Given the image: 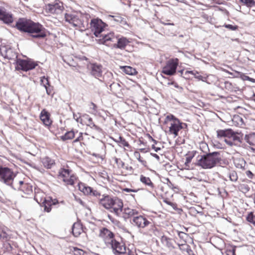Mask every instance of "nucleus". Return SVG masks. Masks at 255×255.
Here are the masks:
<instances>
[{
    "mask_svg": "<svg viewBox=\"0 0 255 255\" xmlns=\"http://www.w3.org/2000/svg\"><path fill=\"white\" fill-rule=\"evenodd\" d=\"M224 87L226 90L229 92H236L239 91L240 88L234 82L230 81H225L224 83Z\"/></svg>",
    "mask_w": 255,
    "mask_h": 255,
    "instance_id": "nucleus-36",
    "label": "nucleus"
},
{
    "mask_svg": "<svg viewBox=\"0 0 255 255\" xmlns=\"http://www.w3.org/2000/svg\"><path fill=\"white\" fill-rule=\"evenodd\" d=\"M40 82L41 84L44 87H46L50 85V83L48 78L45 77V76H43L41 78Z\"/></svg>",
    "mask_w": 255,
    "mask_h": 255,
    "instance_id": "nucleus-53",
    "label": "nucleus"
},
{
    "mask_svg": "<svg viewBox=\"0 0 255 255\" xmlns=\"http://www.w3.org/2000/svg\"><path fill=\"white\" fill-rule=\"evenodd\" d=\"M113 197V196L108 194H103L102 195V197L99 199V204L108 210Z\"/></svg>",
    "mask_w": 255,
    "mask_h": 255,
    "instance_id": "nucleus-25",
    "label": "nucleus"
},
{
    "mask_svg": "<svg viewBox=\"0 0 255 255\" xmlns=\"http://www.w3.org/2000/svg\"><path fill=\"white\" fill-rule=\"evenodd\" d=\"M246 174L250 179H252L254 177V174L250 170L247 171Z\"/></svg>",
    "mask_w": 255,
    "mask_h": 255,
    "instance_id": "nucleus-61",
    "label": "nucleus"
},
{
    "mask_svg": "<svg viewBox=\"0 0 255 255\" xmlns=\"http://www.w3.org/2000/svg\"><path fill=\"white\" fill-rule=\"evenodd\" d=\"M160 241L163 246L171 250L175 248L176 242L174 239L165 235H163L160 238Z\"/></svg>",
    "mask_w": 255,
    "mask_h": 255,
    "instance_id": "nucleus-22",
    "label": "nucleus"
},
{
    "mask_svg": "<svg viewBox=\"0 0 255 255\" xmlns=\"http://www.w3.org/2000/svg\"><path fill=\"white\" fill-rule=\"evenodd\" d=\"M98 236L107 246H109L115 239V235L113 232L105 227H102L100 229Z\"/></svg>",
    "mask_w": 255,
    "mask_h": 255,
    "instance_id": "nucleus-10",
    "label": "nucleus"
},
{
    "mask_svg": "<svg viewBox=\"0 0 255 255\" xmlns=\"http://www.w3.org/2000/svg\"><path fill=\"white\" fill-rule=\"evenodd\" d=\"M197 164L204 169H210L215 167L221 161L219 153L214 152L198 157Z\"/></svg>",
    "mask_w": 255,
    "mask_h": 255,
    "instance_id": "nucleus-4",
    "label": "nucleus"
},
{
    "mask_svg": "<svg viewBox=\"0 0 255 255\" xmlns=\"http://www.w3.org/2000/svg\"><path fill=\"white\" fill-rule=\"evenodd\" d=\"M58 203V202L56 199H52L50 197H48L46 201L40 205L44 207V211L48 213L51 211V206Z\"/></svg>",
    "mask_w": 255,
    "mask_h": 255,
    "instance_id": "nucleus-28",
    "label": "nucleus"
},
{
    "mask_svg": "<svg viewBox=\"0 0 255 255\" xmlns=\"http://www.w3.org/2000/svg\"><path fill=\"white\" fill-rule=\"evenodd\" d=\"M75 136V132L73 130L67 131L65 134L61 136V139L63 140H67L73 139Z\"/></svg>",
    "mask_w": 255,
    "mask_h": 255,
    "instance_id": "nucleus-45",
    "label": "nucleus"
},
{
    "mask_svg": "<svg viewBox=\"0 0 255 255\" xmlns=\"http://www.w3.org/2000/svg\"><path fill=\"white\" fill-rule=\"evenodd\" d=\"M163 125L168 129V134L173 135L174 137L178 136L179 131L184 128V126H187L186 124L181 122L171 114L165 116Z\"/></svg>",
    "mask_w": 255,
    "mask_h": 255,
    "instance_id": "nucleus-3",
    "label": "nucleus"
},
{
    "mask_svg": "<svg viewBox=\"0 0 255 255\" xmlns=\"http://www.w3.org/2000/svg\"><path fill=\"white\" fill-rule=\"evenodd\" d=\"M161 23L162 24L165 25H174L173 23L167 22H165V21H162V20H161Z\"/></svg>",
    "mask_w": 255,
    "mask_h": 255,
    "instance_id": "nucleus-64",
    "label": "nucleus"
},
{
    "mask_svg": "<svg viewBox=\"0 0 255 255\" xmlns=\"http://www.w3.org/2000/svg\"><path fill=\"white\" fill-rule=\"evenodd\" d=\"M45 193L40 190H37L35 192L34 200L40 205L47 199Z\"/></svg>",
    "mask_w": 255,
    "mask_h": 255,
    "instance_id": "nucleus-34",
    "label": "nucleus"
},
{
    "mask_svg": "<svg viewBox=\"0 0 255 255\" xmlns=\"http://www.w3.org/2000/svg\"><path fill=\"white\" fill-rule=\"evenodd\" d=\"M229 178L232 181L235 182L238 179L237 173L235 171H232L230 172Z\"/></svg>",
    "mask_w": 255,
    "mask_h": 255,
    "instance_id": "nucleus-51",
    "label": "nucleus"
},
{
    "mask_svg": "<svg viewBox=\"0 0 255 255\" xmlns=\"http://www.w3.org/2000/svg\"><path fill=\"white\" fill-rule=\"evenodd\" d=\"M163 201L167 205L171 206L174 209H177V204L175 202L170 201L169 199L167 198H164Z\"/></svg>",
    "mask_w": 255,
    "mask_h": 255,
    "instance_id": "nucleus-50",
    "label": "nucleus"
},
{
    "mask_svg": "<svg viewBox=\"0 0 255 255\" xmlns=\"http://www.w3.org/2000/svg\"><path fill=\"white\" fill-rule=\"evenodd\" d=\"M230 135L227 140V144L230 146L237 145L242 142L243 134L239 132H235L232 130Z\"/></svg>",
    "mask_w": 255,
    "mask_h": 255,
    "instance_id": "nucleus-16",
    "label": "nucleus"
},
{
    "mask_svg": "<svg viewBox=\"0 0 255 255\" xmlns=\"http://www.w3.org/2000/svg\"><path fill=\"white\" fill-rule=\"evenodd\" d=\"M120 69H122L126 74L128 75H134L137 74V71L136 69L130 66H120Z\"/></svg>",
    "mask_w": 255,
    "mask_h": 255,
    "instance_id": "nucleus-40",
    "label": "nucleus"
},
{
    "mask_svg": "<svg viewBox=\"0 0 255 255\" xmlns=\"http://www.w3.org/2000/svg\"><path fill=\"white\" fill-rule=\"evenodd\" d=\"M42 162L43 166L47 169L51 168L55 164V161L49 157L43 158Z\"/></svg>",
    "mask_w": 255,
    "mask_h": 255,
    "instance_id": "nucleus-39",
    "label": "nucleus"
},
{
    "mask_svg": "<svg viewBox=\"0 0 255 255\" xmlns=\"http://www.w3.org/2000/svg\"><path fill=\"white\" fill-rule=\"evenodd\" d=\"M223 26H224L225 27L231 30H236L238 29V26L237 25H231V24H225Z\"/></svg>",
    "mask_w": 255,
    "mask_h": 255,
    "instance_id": "nucleus-57",
    "label": "nucleus"
},
{
    "mask_svg": "<svg viewBox=\"0 0 255 255\" xmlns=\"http://www.w3.org/2000/svg\"><path fill=\"white\" fill-rule=\"evenodd\" d=\"M194 156V154L193 152H188L186 154V161L185 164L187 165L191 162L192 159Z\"/></svg>",
    "mask_w": 255,
    "mask_h": 255,
    "instance_id": "nucleus-52",
    "label": "nucleus"
},
{
    "mask_svg": "<svg viewBox=\"0 0 255 255\" xmlns=\"http://www.w3.org/2000/svg\"><path fill=\"white\" fill-rule=\"evenodd\" d=\"M107 18L112 24H115V23H116L121 24L124 26L127 25V22L126 19L119 14H117L114 15H109Z\"/></svg>",
    "mask_w": 255,
    "mask_h": 255,
    "instance_id": "nucleus-24",
    "label": "nucleus"
},
{
    "mask_svg": "<svg viewBox=\"0 0 255 255\" xmlns=\"http://www.w3.org/2000/svg\"><path fill=\"white\" fill-rule=\"evenodd\" d=\"M91 29L97 39L96 41L99 44H103L110 46V42L116 39L114 32L103 33L107 25L99 18L93 19L90 22Z\"/></svg>",
    "mask_w": 255,
    "mask_h": 255,
    "instance_id": "nucleus-1",
    "label": "nucleus"
},
{
    "mask_svg": "<svg viewBox=\"0 0 255 255\" xmlns=\"http://www.w3.org/2000/svg\"><path fill=\"white\" fill-rule=\"evenodd\" d=\"M113 160L114 161V163L116 164L118 168H124L125 163L121 159L114 157L113 158Z\"/></svg>",
    "mask_w": 255,
    "mask_h": 255,
    "instance_id": "nucleus-46",
    "label": "nucleus"
},
{
    "mask_svg": "<svg viewBox=\"0 0 255 255\" xmlns=\"http://www.w3.org/2000/svg\"><path fill=\"white\" fill-rule=\"evenodd\" d=\"M108 218H109V220L112 223H113L114 224L118 225L120 224V222L118 220L115 219L114 218L112 217L111 215H108Z\"/></svg>",
    "mask_w": 255,
    "mask_h": 255,
    "instance_id": "nucleus-60",
    "label": "nucleus"
},
{
    "mask_svg": "<svg viewBox=\"0 0 255 255\" xmlns=\"http://www.w3.org/2000/svg\"><path fill=\"white\" fill-rule=\"evenodd\" d=\"M0 20L5 23H11L13 21L12 15L3 7H0Z\"/></svg>",
    "mask_w": 255,
    "mask_h": 255,
    "instance_id": "nucleus-23",
    "label": "nucleus"
},
{
    "mask_svg": "<svg viewBox=\"0 0 255 255\" xmlns=\"http://www.w3.org/2000/svg\"><path fill=\"white\" fill-rule=\"evenodd\" d=\"M13 50V49H0V53L4 58L12 60L17 57V53Z\"/></svg>",
    "mask_w": 255,
    "mask_h": 255,
    "instance_id": "nucleus-26",
    "label": "nucleus"
},
{
    "mask_svg": "<svg viewBox=\"0 0 255 255\" xmlns=\"http://www.w3.org/2000/svg\"><path fill=\"white\" fill-rule=\"evenodd\" d=\"M45 89H46V93L47 95H49V96H52L53 95V87L52 86H51L50 85L47 86V87H45Z\"/></svg>",
    "mask_w": 255,
    "mask_h": 255,
    "instance_id": "nucleus-55",
    "label": "nucleus"
},
{
    "mask_svg": "<svg viewBox=\"0 0 255 255\" xmlns=\"http://www.w3.org/2000/svg\"><path fill=\"white\" fill-rule=\"evenodd\" d=\"M179 65V59L177 58H170L166 61L163 66L161 72L167 76L174 75Z\"/></svg>",
    "mask_w": 255,
    "mask_h": 255,
    "instance_id": "nucleus-8",
    "label": "nucleus"
},
{
    "mask_svg": "<svg viewBox=\"0 0 255 255\" xmlns=\"http://www.w3.org/2000/svg\"><path fill=\"white\" fill-rule=\"evenodd\" d=\"M113 139L117 142L120 146L127 147L128 148L130 147L128 142L123 136H117L115 138H113Z\"/></svg>",
    "mask_w": 255,
    "mask_h": 255,
    "instance_id": "nucleus-37",
    "label": "nucleus"
},
{
    "mask_svg": "<svg viewBox=\"0 0 255 255\" xmlns=\"http://www.w3.org/2000/svg\"><path fill=\"white\" fill-rule=\"evenodd\" d=\"M90 109L91 110V113L94 114L97 112V106L94 103L91 102L90 104Z\"/></svg>",
    "mask_w": 255,
    "mask_h": 255,
    "instance_id": "nucleus-58",
    "label": "nucleus"
},
{
    "mask_svg": "<svg viewBox=\"0 0 255 255\" xmlns=\"http://www.w3.org/2000/svg\"><path fill=\"white\" fill-rule=\"evenodd\" d=\"M16 27L21 31L30 33L34 38H44L46 35L42 25L26 18H19L16 22Z\"/></svg>",
    "mask_w": 255,
    "mask_h": 255,
    "instance_id": "nucleus-2",
    "label": "nucleus"
},
{
    "mask_svg": "<svg viewBox=\"0 0 255 255\" xmlns=\"http://www.w3.org/2000/svg\"><path fill=\"white\" fill-rule=\"evenodd\" d=\"M236 246L228 244L225 246V254L226 255H236Z\"/></svg>",
    "mask_w": 255,
    "mask_h": 255,
    "instance_id": "nucleus-41",
    "label": "nucleus"
},
{
    "mask_svg": "<svg viewBox=\"0 0 255 255\" xmlns=\"http://www.w3.org/2000/svg\"><path fill=\"white\" fill-rule=\"evenodd\" d=\"M13 186L15 189L17 188L25 194L29 195L32 193V186L30 184L24 181H19Z\"/></svg>",
    "mask_w": 255,
    "mask_h": 255,
    "instance_id": "nucleus-17",
    "label": "nucleus"
},
{
    "mask_svg": "<svg viewBox=\"0 0 255 255\" xmlns=\"http://www.w3.org/2000/svg\"><path fill=\"white\" fill-rule=\"evenodd\" d=\"M83 232L82 225L80 223H75L73 224L72 227V233L75 237H79Z\"/></svg>",
    "mask_w": 255,
    "mask_h": 255,
    "instance_id": "nucleus-35",
    "label": "nucleus"
},
{
    "mask_svg": "<svg viewBox=\"0 0 255 255\" xmlns=\"http://www.w3.org/2000/svg\"><path fill=\"white\" fill-rule=\"evenodd\" d=\"M123 217L127 219L129 218L133 217H135V215H137L138 214V212L136 209H132L129 207H126L125 208H123Z\"/></svg>",
    "mask_w": 255,
    "mask_h": 255,
    "instance_id": "nucleus-30",
    "label": "nucleus"
},
{
    "mask_svg": "<svg viewBox=\"0 0 255 255\" xmlns=\"http://www.w3.org/2000/svg\"><path fill=\"white\" fill-rule=\"evenodd\" d=\"M123 191H126L127 192H137V190L135 189H131L127 188L123 189Z\"/></svg>",
    "mask_w": 255,
    "mask_h": 255,
    "instance_id": "nucleus-63",
    "label": "nucleus"
},
{
    "mask_svg": "<svg viewBox=\"0 0 255 255\" xmlns=\"http://www.w3.org/2000/svg\"><path fill=\"white\" fill-rule=\"evenodd\" d=\"M189 74H192V75H194V73L193 71H186L184 73V75L185 76H186V78H189Z\"/></svg>",
    "mask_w": 255,
    "mask_h": 255,
    "instance_id": "nucleus-62",
    "label": "nucleus"
},
{
    "mask_svg": "<svg viewBox=\"0 0 255 255\" xmlns=\"http://www.w3.org/2000/svg\"><path fill=\"white\" fill-rule=\"evenodd\" d=\"M235 164L237 168H243L246 165V162L243 159H237L235 161Z\"/></svg>",
    "mask_w": 255,
    "mask_h": 255,
    "instance_id": "nucleus-48",
    "label": "nucleus"
},
{
    "mask_svg": "<svg viewBox=\"0 0 255 255\" xmlns=\"http://www.w3.org/2000/svg\"><path fill=\"white\" fill-rule=\"evenodd\" d=\"M178 235L180 239H182V243L178 244V245L180 250H184V249L182 248L185 246H188L186 241V239L188 237V235L183 232H178Z\"/></svg>",
    "mask_w": 255,
    "mask_h": 255,
    "instance_id": "nucleus-38",
    "label": "nucleus"
},
{
    "mask_svg": "<svg viewBox=\"0 0 255 255\" xmlns=\"http://www.w3.org/2000/svg\"><path fill=\"white\" fill-rule=\"evenodd\" d=\"M78 123H80L82 125L90 127L91 128L95 127L96 126L94 124L92 118L87 114H84L76 120Z\"/></svg>",
    "mask_w": 255,
    "mask_h": 255,
    "instance_id": "nucleus-21",
    "label": "nucleus"
},
{
    "mask_svg": "<svg viewBox=\"0 0 255 255\" xmlns=\"http://www.w3.org/2000/svg\"><path fill=\"white\" fill-rule=\"evenodd\" d=\"M124 169H125L128 174H131L133 173L134 170L132 166L127 165L124 166V168H123Z\"/></svg>",
    "mask_w": 255,
    "mask_h": 255,
    "instance_id": "nucleus-56",
    "label": "nucleus"
},
{
    "mask_svg": "<svg viewBox=\"0 0 255 255\" xmlns=\"http://www.w3.org/2000/svg\"><path fill=\"white\" fill-rule=\"evenodd\" d=\"M112 201L108 210H110L116 215L119 216L123 210V202L122 199L117 197H114Z\"/></svg>",
    "mask_w": 255,
    "mask_h": 255,
    "instance_id": "nucleus-11",
    "label": "nucleus"
},
{
    "mask_svg": "<svg viewBox=\"0 0 255 255\" xmlns=\"http://www.w3.org/2000/svg\"><path fill=\"white\" fill-rule=\"evenodd\" d=\"M132 224L138 228H144L151 224V223L144 216L139 215L132 218Z\"/></svg>",
    "mask_w": 255,
    "mask_h": 255,
    "instance_id": "nucleus-15",
    "label": "nucleus"
},
{
    "mask_svg": "<svg viewBox=\"0 0 255 255\" xmlns=\"http://www.w3.org/2000/svg\"><path fill=\"white\" fill-rule=\"evenodd\" d=\"M246 220L248 222L255 226V215H254L253 212H251L248 213L246 217Z\"/></svg>",
    "mask_w": 255,
    "mask_h": 255,
    "instance_id": "nucleus-47",
    "label": "nucleus"
},
{
    "mask_svg": "<svg viewBox=\"0 0 255 255\" xmlns=\"http://www.w3.org/2000/svg\"><path fill=\"white\" fill-rule=\"evenodd\" d=\"M240 190L243 192L246 193L250 190L249 186L246 184H242L239 186Z\"/></svg>",
    "mask_w": 255,
    "mask_h": 255,
    "instance_id": "nucleus-54",
    "label": "nucleus"
},
{
    "mask_svg": "<svg viewBox=\"0 0 255 255\" xmlns=\"http://www.w3.org/2000/svg\"><path fill=\"white\" fill-rule=\"evenodd\" d=\"M63 9V6L62 2L48 4L45 6L46 11L52 14H59L61 13Z\"/></svg>",
    "mask_w": 255,
    "mask_h": 255,
    "instance_id": "nucleus-19",
    "label": "nucleus"
},
{
    "mask_svg": "<svg viewBox=\"0 0 255 255\" xmlns=\"http://www.w3.org/2000/svg\"><path fill=\"white\" fill-rule=\"evenodd\" d=\"M242 3H244L248 7H252L255 5V1L254 0H239Z\"/></svg>",
    "mask_w": 255,
    "mask_h": 255,
    "instance_id": "nucleus-49",
    "label": "nucleus"
},
{
    "mask_svg": "<svg viewBox=\"0 0 255 255\" xmlns=\"http://www.w3.org/2000/svg\"><path fill=\"white\" fill-rule=\"evenodd\" d=\"M65 18L66 21L74 27L85 28L88 25V22L86 16L80 12L65 13Z\"/></svg>",
    "mask_w": 255,
    "mask_h": 255,
    "instance_id": "nucleus-5",
    "label": "nucleus"
},
{
    "mask_svg": "<svg viewBox=\"0 0 255 255\" xmlns=\"http://www.w3.org/2000/svg\"><path fill=\"white\" fill-rule=\"evenodd\" d=\"M231 129H219L217 131V136L219 139H223L227 143V140L231 134Z\"/></svg>",
    "mask_w": 255,
    "mask_h": 255,
    "instance_id": "nucleus-29",
    "label": "nucleus"
},
{
    "mask_svg": "<svg viewBox=\"0 0 255 255\" xmlns=\"http://www.w3.org/2000/svg\"><path fill=\"white\" fill-rule=\"evenodd\" d=\"M57 177L67 186H74L77 180V176L73 173L72 170L64 168H61L59 170Z\"/></svg>",
    "mask_w": 255,
    "mask_h": 255,
    "instance_id": "nucleus-6",
    "label": "nucleus"
},
{
    "mask_svg": "<svg viewBox=\"0 0 255 255\" xmlns=\"http://www.w3.org/2000/svg\"><path fill=\"white\" fill-rule=\"evenodd\" d=\"M89 73L96 78L101 77L103 74V66L97 63H90L88 66Z\"/></svg>",
    "mask_w": 255,
    "mask_h": 255,
    "instance_id": "nucleus-12",
    "label": "nucleus"
},
{
    "mask_svg": "<svg viewBox=\"0 0 255 255\" xmlns=\"http://www.w3.org/2000/svg\"><path fill=\"white\" fill-rule=\"evenodd\" d=\"M76 65H73L77 70L80 73H83L86 67L88 69V66L91 63L89 60L85 56H83L81 58H78Z\"/></svg>",
    "mask_w": 255,
    "mask_h": 255,
    "instance_id": "nucleus-18",
    "label": "nucleus"
},
{
    "mask_svg": "<svg viewBox=\"0 0 255 255\" xmlns=\"http://www.w3.org/2000/svg\"><path fill=\"white\" fill-rule=\"evenodd\" d=\"M50 116V114L45 109L42 110L40 118L43 124L46 126H50L52 124Z\"/></svg>",
    "mask_w": 255,
    "mask_h": 255,
    "instance_id": "nucleus-31",
    "label": "nucleus"
},
{
    "mask_svg": "<svg viewBox=\"0 0 255 255\" xmlns=\"http://www.w3.org/2000/svg\"><path fill=\"white\" fill-rule=\"evenodd\" d=\"M15 175L12 169L0 166V182L11 186Z\"/></svg>",
    "mask_w": 255,
    "mask_h": 255,
    "instance_id": "nucleus-7",
    "label": "nucleus"
},
{
    "mask_svg": "<svg viewBox=\"0 0 255 255\" xmlns=\"http://www.w3.org/2000/svg\"><path fill=\"white\" fill-rule=\"evenodd\" d=\"M140 181L144 184L149 187L153 188L154 187L153 183L151 181L149 177H145L143 175H141L140 176Z\"/></svg>",
    "mask_w": 255,
    "mask_h": 255,
    "instance_id": "nucleus-42",
    "label": "nucleus"
},
{
    "mask_svg": "<svg viewBox=\"0 0 255 255\" xmlns=\"http://www.w3.org/2000/svg\"><path fill=\"white\" fill-rule=\"evenodd\" d=\"M10 236L4 231L1 227H0V244L3 245L4 250H9L11 249V246L8 241Z\"/></svg>",
    "mask_w": 255,
    "mask_h": 255,
    "instance_id": "nucleus-20",
    "label": "nucleus"
},
{
    "mask_svg": "<svg viewBox=\"0 0 255 255\" xmlns=\"http://www.w3.org/2000/svg\"><path fill=\"white\" fill-rule=\"evenodd\" d=\"M108 218H109V220L112 223H113L114 224L118 225L120 224V222L118 220L115 219L114 218L112 217L111 215H108Z\"/></svg>",
    "mask_w": 255,
    "mask_h": 255,
    "instance_id": "nucleus-59",
    "label": "nucleus"
},
{
    "mask_svg": "<svg viewBox=\"0 0 255 255\" xmlns=\"http://www.w3.org/2000/svg\"><path fill=\"white\" fill-rule=\"evenodd\" d=\"M245 140L249 144L255 146V133H254L246 135Z\"/></svg>",
    "mask_w": 255,
    "mask_h": 255,
    "instance_id": "nucleus-43",
    "label": "nucleus"
},
{
    "mask_svg": "<svg viewBox=\"0 0 255 255\" xmlns=\"http://www.w3.org/2000/svg\"><path fill=\"white\" fill-rule=\"evenodd\" d=\"M78 186L79 190L85 195H93L99 198L101 196L100 192L94 190L92 187L88 186L85 183L80 182L78 183Z\"/></svg>",
    "mask_w": 255,
    "mask_h": 255,
    "instance_id": "nucleus-14",
    "label": "nucleus"
},
{
    "mask_svg": "<svg viewBox=\"0 0 255 255\" xmlns=\"http://www.w3.org/2000/svg\"><path fill=\"white\" fill-rule=\"evenodd\" d=\"M115 37L116 38V39H114V41H111L110 42V44H111V42H115L116 40H118L117 48H124L126 46H133L132 45L130 44L131 41L129 39H127L126 37L122 36L120 38H118L115 36Z\"/></svg>",
    "mask_w": 255,
    "mask_h": 255,
    "instance_id": "nucleus-27",
    "label": "nucleus"
},
{
    "mask_svg": "<svg viewBox=\"0 0 255 255\" xmlns=\"http://www.w3.org/2000/svg\"><path fill=\"white\" fill-rule=\"evenodd\" d=\"M108 247H111L115 255H123L126 253L127 248L125 244L115 239Z\"/></svg>",
    "mask_w": 255,
    "mask_h": 255,
    "instance_id": "nucleus-13",
    "label": "nucleus"
},
{
    "mask_svg": "<svg viewBox=\"0 0 255 255\" xmlns=\"http://www.w3.org/2000/svg\"><path fill=\"white\" fill-rule=\"evenodd\" d=\"M143 150L144 149L140 148L134 151L133 152V157L138 161L142 166L146 167H147V162L144 157L141 156L139 153V151L142 152Z\"/></svg>",
    "mask_w": 255,
    "mask_h": 255,
    "instance_id": "nucleus-32",
    "label": "nucleus"
},
{
    "mask_svg": "<svg viewBox=\"0 0 255 255\" xmlns=\"http://www.w3.org/2000/svg\"><path fill=\"white\" fill-rule=\"evenodd\" d=\"M90 137L89 135L86 133H80V135L76 138L73 142H80L81 144H83L85 145H87L89 142Z\"/></svg>",
    "mask_w": 255,
    "mask_h": 255,
    "instance_id": "nucleus-33",
    "label": "nucleus"
},
{
    "mask_svg": "<svg viewBox=\"0 0 255 255\" xmlns=\"http://www.w3.org/2000/svg\"><path fill=\"white\" fill-rule=\"evenodd\" d=\"M37 65L38 64L36 62L30 59L27 60L17 59L15 69L27 71L35 68Z\"/></svg>",
    "mask_w": 255,
    "mask_h": 255,
    "instance_id": "nucleus-9",
    "label": "nucleus"
},
{
    "mask_svg": "<svg viewBox=\"0 0 255 255\" xmlns=\"http://www.w3.org/2000/svg\"><path fill=\"white\" fill-rule=\"evenodd\" d=\"M70 251L72 252L73 255H85L86 254V252L84 250L74 247H70Z\"/></svg>",
    "mask_w": 255,
    "mask_h": 255,
    "instance_id": "nucleus-44",
    "label": "nucleus"
}]
</instances>
